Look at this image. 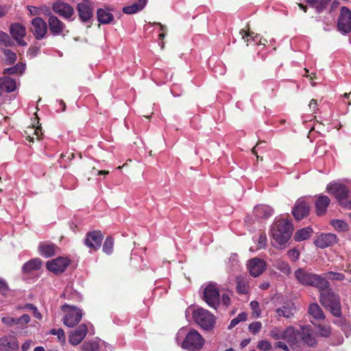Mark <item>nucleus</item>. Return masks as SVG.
Here are the masks:
<instances>
[{"label":"nucleus","instance_id":"f257e3e1","mask_svg":"<svg viewBox=\"0 0 351 351\" xmlns=\"http://www.w3.org/2000/svg\"><path fill=\"white\" fill-rule=\"evenodd\" d=\"M294 276L298 283L303 286L314 287L319 291L328 289L330 282L322 275L309 272L304 268H299L294 272Z\"/></svg>","mask_w":351,"mask_h":351},{"label":"nucleus","instance_id":"f03ea898","mask_svg":"<svg viewBox=\"0 0 351 351\" xmlns=\"http://www.w3.org/2000/svg\"><path fill=\"white\" fill-rule=\"evenodd\" d=\"M293 231L291 223L285 219L276 220L271 226V234L273 239L279 245L285 244L290 239Z\"/></svg>","mask_w":351,"mask_h":351},{"label":"nucleus","instance_id":"7ed1b4c3","mask_svg":"<svg viewBox=\"0 0 351 351\" xmlns=\"http://www.w3.org/2000/svg\"><path fill=\"white\" fill-rule=\"evenodd\" d=\"M319 291L320 303L326 308L328 309L333 315L340 317L341 315V308L339 295L328 288Z\"/></svg>","mask_w":351,"mask_h":351},{"label":"nucleus","instance_id":"20e7f679","mask_svg":"<svg viewBox=\"0 0 351 351\" xmlns=\"http://www.w3.org/2000/svg\"><path fill=\"white\" fill-rule=\"evenodd\" d=\"M326 190L335 196L342 207L351 208V193L346 186L336 182L330 183L327 186Z\"/></svg>","mask_w":351,"mask_h":351},{"label":"nucleus","instance_id":"39448f33","mask_svg":"<svg viewBox=\"0 0 351 351\" xmlns=\"http://www.w3.org/2000/svg\"><path fill=\"white\" fill-rule=\"evenodd\" d=\"M204 340L202 335L195 330H190L186 334L183 342L182 348L189 351H197L202 348Z\"/></svg>","mask_w":351,"mask_h":351},{"label":"nucleus","instance_id":"423d86ee","mask_svg":"<svg viewBox=\"0 0 351 351\" xmlns=\"http://www.w3.org/2000/svg\"><path fill=\"white\" fill-rule=\"evenodd\" d=\"M62 309L65 313V315L62 318L63 324L65 326L73 328L80 322L82 313L80 308L64 304L62 306Z\"/></svg>","mask_w":351,"mask_h":351},{"label":"nucleus","instance_id":"0eeeda50","mask_svg":"<svg viewBox=\"0 0 351 351\" xmlns=\"http://www.w3.org/2000/svg\"><path fill=\"white\" fill-rule=\"evenodd\" d=\"M195 322L205 330L211 329L215 323V317L208 310L197 308L193 312Z\"/></svg>","mask_w":351,"mask_h":351},{"label":"nucleus","instance_id":"6e6552de","mask_svg":"<svg viewBox=\"0 0 351 351\" xmlns=\"http://www.w3.org/2000/svg\"><path fill=\"white\" fill-rule=\"evenodd\" d=\"M204 299L208 305L217 309L220 302L219 289L215 283L208 284L204 291Z\"/></svg>","mask_w":351,"mask_h":351},{"label":"nucleus","instance_id":"1a4fd4ad","mask_svg":"<svg viewBox=\"0 0 351 351\" xmlns=\"http://www.w3.org/2000/svg\"><path fill=\"white\" fill-rule=\"evenodd\" d=\"M337 27L342 34H348L351 30V11L346 7H342L338 19Z\"/></svg>","mask_w":351,"mask_h":351},{"label":"nucleus","instance_id":"9d476101","mask_svg":"<svg viewBox=\"0 0 351 351\" xmlns=\"http://www.w3.org/2000/svg\"><path fill=\"white\" fill-rule=\"evenodd\" d=\"M309 211V204L304 198H299L293 207L291 213L295 219L299 221L308 216Z\"/></svg>","mask_w":351,"mask_h":351},{"label":"nucleus","instance_id":"9b49d317","mask_svg":"<svg viewBox=\"0 0 351 351\" xmlns=\"http://www.w3.org/2000/svg\"><path fill=\"white\" fill-rule=\"evenodd\" d=\"M53 11L65 19H71L74 9L69 4L58 0L52 4Z\"/></svg>","mask_w":351,"mask_h":351},{"label":"nucleus","instance_id":"f8f14e48","mask_svg":"<svg viewBox=\"0 0 351 351\" xmlns=\"http://www.w3.org/2000/svg\"><path fill=\"white\" fill-rule=\"evenodd\" d=\"M70 264V260L66 257H58L47 262V268L56 274H59L65 271Z\"/></svg>","mask_w":351,"mask_h":351},{"label":"nucleus","instance_id":"ddd939ff","mask_svg":"<svg viewBox=\"0 0 351 351\" xmlns=\"http://www.w3.org/2000/svg\"><path fill=\"white\" fill-rule=\"evenodd\" d=\"M103 235L99 231H92L86 234L84 244L92 251L97 250L101 244Z\"/></svg>","mask_w":351,"mask_h":351},{"label":"nucleus","instance_id":"4468645a","mask_svg":"<svg viewBox=\"0 0 351 351\" xmlns=\"http://www.w3.org/2000/svg\"><path fill=\"white\" fill-rule=\"evenodd\" d=\"M32 31L36 39H43L47 32L46 22L40 17H36L32 21Z\"/></svg>","mask_w":351,"mask_h":351},{"label":"nucleus","instance_id":"2eb2a0df","mask_svg":"<svg viewBox=\"0 0 351 351\" xmlns=\"http://www.w3.org/2000/svg\"><path fill=\"white\" fill-rule=\"evenodd\" d=\"M247 266L250 275L258 277L265 271L266 263L263 259L254 258L248 261Z\"/></svg>","mask_w":351,"mask_h":351},{"label":"nucleus","instance_id":"dca6fc26","mask_svg":"<svg viewBox=\"0 0 351 351\" xmlns=\"http://www.w3.org/2000/svg\"><path fill=\"white\" fill-rule=\"evenodd\" d=\"M10 33L19 45H27V43L23 40L26 35V29L23 25L17 23L12 24L10 27Z\"/></svg>","mask_w":351,"mask_h":351},{"label":"nucleus","instance_id":"f3484780","mask_svg":"<svg viewBox=\"0 0 351 351\" xmlns=\"http://www.w3.org/2000/svg\"><path fill=\"white\" fill-rule=\"evenodd\" d=\"M337 237L332 233H322L314 241V244L319 248L324 249L337 243Z\"/></svg>","mask_w":351,"mask_h":351},{"label":"nucleus","instance_id":"a211bd4d","mask_svg":"<svg viewBox=\"0 0 351 351\" xmlns=\"http://www.w3.org/2000/svg\"><path fill=\"white\" fill-rule=\"evenodd\" d=\"M88 332L87 326L84 324H80L75 330L69 335V342L73 346L80 344L86 336Z\"/></svg>","mask_w":351,"mask_h":351},{"label":"nucleus","instance_id":"6ab92c4d","mask_svg":"<svg viewBox=\"0 0 351 351\" xmlns=\"http://www.w3.org/2000/svg\"><path fill=\"white\" fill-rule=\"evenodd\" d=\"M77 10L80 19L83 22H87L93 16V10L90 3L88 0H84L77 4Z\"/></svg>","mask_w":351,"mask_h":351},{"label":"nucleus","instance_id":"aec40b11","mask_svg":"<svg viewBox=\"0 0 351 351\" xmlns=\"http://www.w3.org/2000/svg\"><path fill=\"white\" fill-rule=\"evenodd\" d=\"M296 306L291 301L285 302L282 306L276 309V313L279 317H284L286 318L292 317L296 312Z\"/></svg>","mask_w":351,"mask_h":351},{"label":"nucleus","instance_id":"412c9836","mask_svg":"<svg viewBox=\"0 0 351 351\" xmlns=\"http://www.w3.org/2000/svg\"><path fill=\"white\" fill-rule=\"evenodd\" d=\"M19 343L14 337L0 338V351H16L19 349Z\"/></svg>","mask_w":351,"mask_h":351},{"label":"nucleus","instance_id":"4be33fe9","mask_svg":"<svg viewBox=\"0 0 351 351\" xmlns=\"http://www.w3.org/2000/svg\"><path fill=\"white\" fill-rule=\"evenodd\" d=\"M48 23L49 29L54 36L60 35L65 29V24L53 15L49 18Z\"/></svg>","mask_w":351,"mask_h":351},{"label":"nucleus","instance_id":"5701e85b","mask_svg":"<svg viewBox=\"0 0 351 351\" xmlns=\"http://www.w3.org/2000/svg\"><path fill=\"white\" fill-rule=\"evenodd\" d=\"M38 250L41 256L49 258L56 254L58 247L53 243L43 242L40 243Z\"/></svg>","mask_w":351,"mask_h":351},{"label":"nucleus","instance_id":"b1692460","mask_svg":"<svg viewBox=\"0 0 351 351\" xmlns=\"http://www.w3.org/2000/svg\"><path fill=\"white\" fill-rule=\"evenodd\" d=\"M330 202V200L326 195L318 196L315 203L317 215H323L325 214Z\"/></svg>","mask_w":351,"mask_h":351},{"label":"nucleus","instance_id":"393cba45","mask_svg":"<svg viewBox=\"0 0 351 351\" xmlns=\"http://www.w3.org/2000/svg\"><path fill=\"white\" fill-rule=\"evenodd\" d=\"M254 213L256 217L267 219L272 215L273 209L267 205H259L254 208Z\"/></svg>","mask_w":351,"mask_h":351},{"label":"nucleus","instance_id":"a878e982","mask_svg":"<svg viewBox=\"0 0 351 351\" xmlns=\"http://www.w3.org/2000/svg\"><path fill=\"white\" fill-rule=\"evenodd\" d=\"M25 138L26 140L32 142L34 141V138L36 139H39L42 136V130L40 126H29L25 131Z\"/></svg>","mask_w":351,"mask_h":351},{"label":"nucleus","instance_id":"bb28decb","mask_svg":"<svg viewBox=\"0 0 351 351\" xmlns=\"http://www.w3.org/2000/svg\"><path fill=\"white\" fill-rule=\"evenodd\" d=\"M147 3V0H138V2L123 8V12L127 14H135L142 10Z\"/></svg>","mask_w":351,"mask_h":351},{"label":"nucleus","instance_id":"cd10ccee","mask_svg":"<svg viewBox=\"0 0 351 351\" xmlns=\"http://www.w3.org/2000/svg\"><path fill=\"white\" fill-rule=\"evenodd\" d=\"M237 291L239 294H247L249 291L248 279L246 276H238L236 278Z\"/></svg>","mask_w":351,"mask_h":351},{"label":"nucleus","instance_id":"c85d7f7f","mask_svg":"<svg viewBox=\"0 0 351 351\" xmlns=\"http://www.w3.org/2000/svg\"><path fill=\"white\" fill-rule=\"evenodd\" d=\"M42 262L39 258H34L25 263L22 269L25 273H31L33 271L38 270L40 268Z\"/></svg>","mask_w":351,"mask_h":351},{"label":"nucleus","instance_id":"c756f323","mask_svg":"<svg viewBox=\"0 0 351 351\" xmlns=\"http://www.w3.org/2000/svg\"><path fill=\"white\" fill-rule=\"evenodd\" d=\"M308 313L315 319H324L325 315L322 311V309L320 308V306L316 304L313 303L309 305L308 306Z\"/></svg>","mask_w":351,"mask_h":351},{"label":"nucleus","instance_id":"7c9ffc66","mask_svg":"<svg viewBox=\"0 0 351 351\" xmlns=\"http://www.w3.org/2000/svg\"><path fill=\"white\" fill-rule=\"evenodd\" d=\"M0 80H1V84L3 86L4 93H10L16 90V83L14 80L10 77H5L0 78Z\"/></svg>","mask_w":351,"mask_h":351},{"label":"nucleus","instance_id":"2f4dec72","mask_svg":"<svg viewBox=\"0 0 351 351\" xmlns=\"http://www.w3.org/2000/svg\"><path fill=\"white\" fill-rule=\"evenodd\" d=\"M313 232V229L311 227L300 229L295 232L294 239L296 241H304L308 239L311 236Z\"/></svg>","mask_w":351,"mask_h":351},{"label":"nucleus","instance_id":"473e14b6","mask_svg":"<svg viewBox=\"0 0 351 351\" xmlns=\"http://www.w3.org/2000/svg\"><path fill=\"white\" fill-rule=\"evenodd\" d=\"M297 332L293 327H288L282 331V339L289 343H294L296 339Z\"/></svg>","mask_w":351,"mask_h":351},{"label":"nucleus","instance_id":"72a5a7b5","mask_svg":"<svg viewBox=\"0 0 351 351\" xmlns=\"http://www.w3.org/2000/svg\"><path fill=\"white\" fill-rule=\"evenodd\" d=\"M97 19L99 23L107 24L113 20L114 16L111 13L104 10L99 9L97 10Z\"/></svg>","mask_w":351,"mask_h":351},{"label":"nucleus","instance_id":"f704fd0d","mask_svg":"<svg viewBox=\"0 0 351 351\" xmlns=\"http://www.w3.org/2000/svg\"><path fill=\"white\" fill-rule=\"evenodd\" d=\"M240 34L242 35V38L246 43L247 45L251 44L252 41L258 43V36H254V33L247 32L244 29L241 30Z\"/></svg>","mask_w":351,"mask_h":351},{"label":"nucleus","instance_id":"c9c22d12","mask_svg":"<svg viewBox=\"0 0 351 351\" xmlns=\"http://www.w3.org/2000/svg\"><path fill=\"white\" fill-rule=\"evenodd\" d=\"M322 276L325 277L326 280L327 278H328L330 280L337 281H343L346 278L345 276L343 274L335 271H328L324 274Z\"/></svg>","mask_w":351,"mask_h":351},{"label":"nucleus","instance_id":"e433bc0d","mask_svg":"<svg viewBox=\"0 0 351 351\" xmlns=\"http://www.w3.org/2000/svg\"><path fill=\"white\" fill-rule=\"evenodd\" d=\"M331 225L339 232H346L348 230V224L343 220L334 219L331 221Z\"/></svg>","mask_w":351,"mask_h":351},{"label":"nucleus","instance_id":"4c0bfd02","mask_svg":"<svg viewBox=\"0 0 351 351\" xmlns=\"http://www.w3.org/2000/svg\"><path fill=\"white\" fill-rule=\"evenodd\" d=\"M275 267L285 274L288 275L291 273V267L285 261H278L276 263Z\"/></svg>","mask_w":351,"mask_h":351},{"label":"nucleus","instance_id":"58836bf2","mask_svg":"<svg viewBox=\"0 0 351 351\" xmlns=\"http://www.w3.org/2000/svg\"><path fill=\"white\" fill-rule=\"evenodd\" d=\"M113 246H114V240L112 237H108L106 239L104 245H103V251L106 254H111L113 252Z\"/></svg>","mask_w":351,"mask_h":351},{"label":"nucleus","instance_id":"ea45409f","mask_svg":"<svg viewBox=\"0 0 351 351\" xmlns=\"http://www.w3.org/2000/svg\"><path fill=\"white\" fill-rule=\"evenodd\" d=\"M25 69V64H17L15 66L8 68L5 72L8 74L22 73Z\"/></svg>","mask_w":351,"mask_h":351},{"label":"nucleus","instance_id":"a19ab883","mask_svg":"<svg viewBox=\"0 0 351 351\" xmlns=\"http://www.w3.org/2000/svg\"><path fill=\"white\" fill-rule=\"evenodd\" d=\"M247 319V314L245 313H239L236 317L232 319L228 326V328L231 329L236 326L241 322L245 321Z\"/></svg>","mask_w":351,"mask_h":351},{"label":"nucleus","instance_id":"79ce46f5","mask_svg":"<svg viewBox=\"0 0 351 351\" xmlns=\"http://www.w3.org/2000/svg\"><path fill=\"white\" fill-rule=\"evenodd\" d=\"M30 322V317L27 314H23L20 317L16 318V325L23 328Z\"/></svg>","mask_w":351,"mask_h":351},{"label":"nucleus","instance_id":"37998d69","mask_svg":"<svg viewBox=\"0 0 351 351\" xmlns=\"http://www.w3.org/2000/svg\"><path fill=\"white\" fill-rule=\"evenodd\" d=\"M302 339L308 346H311L315 345L316 343L315 339L308 333V330L306 331L305 328L302 329Z\"/></svg>","mask_w":351,"mask_h":351},{"label":"nucleus","instance_id":"c03bdc74","mask_svg":"<svg viewBox=\"0 0 351 351\" xmlns=\"http://www.w3.org/2000/svg\"><path fill=\"white\" fill-rule=\"evenodd\" d=\"M4 55L5 56V62L7 64H12L16 59V55L13 51L9 49H5L3 51Z\"/></svg>","mask_w":351,"mask_h":351},{"label":"nucleus","instance_id":"a18cd8bd","mask_svg":"<svg viewBox=\"0 0 351 351\" xmlns=\"http://www.w3.org/2000/svg\"><path fill=\"white\" fill-rule=\"evenodd\" d=\"M0 44H2L6 47L10 46L12 44V41L9 35L2 31H0Z\"/></svg>","mask_w":351,"mask_h":351},{"label":"nucleus","instance_id":"49530a36","mask_svg":"<svg viewBox=\"0 0 351 351\" xmlns=\"http://www.w3.org/2000/svg\"><path fill=\"white\" fill-rule=\"evenodd\" d=\"M84 351H97V343L93 341L84 342L82 345Z\"/></svg>","mask_w":351,"mask_h":351},{"label":"nucleus","instance_id":"de8ad7c7","mask_svg":"<svg viewBox=\"0 0 351 351\" xmlns=\"http://www.w3.org/2000/svg\"><path fill=\"white\" fill-rule=\"evenodd\" d=\"M257 348L263 351H268L271 349V344L267 340H261L257 345Z\"/></svg>","mask_w":351,"mask_h":351},{"label":"nucleus","instance_id":"09e8293b","mask_svg":"<svg viewBox=\"0 0 351 351\" xmlns=\"http://www.w3.org/2000/svg\"><path fill=\"white\" fill-rule=\"evenodd\" d=\"M262 324L260 322H254L249 325V330L253 334H257L261 330Z\"/></svg>","mask_w":351,"mask_h":351},{"label":"nucleus","instance_id":"8fccbe9b","mask_svg":"<svg viewBox=\"0 0 351 351\" xmlns=\"http://www.w3.org/2000/svg\"><path fill=\"white\" fill-rule=\"evenodd\" d=\"M50 333L52 335H57L60 341H61V342L65 341V335H64V332L63 329H62V328L52 329L50 331Z\"/></svg>","mask_w":351,"mask_h":351},{"label":"nucleus","instance_id":"3c124183","mask_svg":"<svg viewBox=\"0 0 351 351\" xmlns=\"http://www.w3.org/2000/svg\"><path fill=\"white\" fill-rule=\"evenodd\" d=\"M251 308L253 311V315L256 317H258L261 315V310L259 309V304L257 301H252L250 303Z\"/></svg>","mask_w":351,"mask_h":351},{"label":"nucleus","instance_id":"603ef678","mask_svg":"<svg viewBox=\"0 0 351 351\" xmlns=\"http://www.w3.org/2000/svg\"><path fill=\"white\" fill-rule=\"evenodd\" d=\"M270 336L275 340L282 339V331L276 327L270 331Z\"/></svg>","mask_w":351,"mask_h":351},{"label":"nucleus","instance_id":"864d4df0","mask_svg":"<svg viewBox=\"0 0 351 351\" xmlns=\"http://www.w3.org/2000/svg\"><path fill=\"white\" fill-rule=\"evenodd\" d=\"M318 328L321 336L326 337L330 335L331 332L330 326L319 325Z\"/></svg>","mask_w":351,"mask_h":351},{"label":"nucleus","instance_id":"5fc2aeb1","mask_svg":"<svg viewBox=\"0 0 351 351\" xmlns=\"http://www.w3.org/2000/svg\"><path fill=\"white\" fill-rule=\"evenodd\" d=\"M1 322L7 325L8 326H13L16 325V318L11 317H3L1 318Z\"/></svg>","mask_w":351,"mask_h":351},{"label":"nucleus","instance_id":"6e6d98bb","mask_svg":"<svg viewBox=\"0 0 351 351\" xmlns=\"http://www.w3.org/2000/svg\"><path fill=\"white\" fill-rule=\"evenodd\" d=\"M9 291V287L6 282L0 278V293L5 295Z\"/></svg>","mask_w":351,"mask_h":351},{"label":"nucleus","instance_id":"4d7b16f0","mask_svg":"<svg viewBox=\"0 0 351 351\" xmlns=\"http://www.w3.org/2000/svg\"><path fill=\"white\" fill-rule=\"evenodd\" d=\"M287 255L291 261H295L299 258L300 252L295 249H292L287 252Z\"/></svg>","mask_w":351,"mask_h":351},{"label":"nucleus","instance_id":"13d9d810","mask_svg":"<svg viewBox=\"0 0 351 351\" xmlns=\"http://www.w3.org/2000/svg\"><path fill=\"white\" fill-rule=\"evenodd\" d=\"M266 241H267L266 235L265 234H261L258 237V248L264 247L266 245Z\"/></svg>","mask_w":351,"mask_h":351},{"label":"nucleus","instance_id":"bf43d9fd","mask_svg":"<svg viewBox=\"0 0 351 351\" xmlns=\"http://www.w3.org/2000/svg\"><path fill=\"white\" fill-rule=\"evenodd\" d=\"M27 9L31 15H39L41 13L40 8L35 6L29 5L27 7Z\"/></svg>","mask_w":351,"mask_h":351},{"label":"nucleus","instance_id":"052dcab7","mask_svg":"<svg viewBox=\"0 0 351 351\" xmlns=\"http://www.w3.org/2000/svg\"><path fill=\"white\" fill-rule=\"evenodd\" d=\"M309 109L313 113H315L317 109V101L315 99H311L308 104Z\"/></svg>","mask_w":351,"mask_h":351},{"label":"nucleus","instance_id":"680f3d73","mask_svg":"<svg viewBox=\"0 0 351 351\" xmlns=\"http://www.w3.org/2000/svg\"><path fill=\"white\" fill-rule=\"evenodd\" d=\"M221 301L226 306H228L230 304V298L227 293L222 294Z\"/></svg>","mask_w":351,"mask_h":351},{"label":"nucleus","instance_id":"e2e57ef3","mask_svg":"<svg viewBox=\"0 0 351 351\" xmlns=\"http://www.w3.org/2000/svg\"><path fill=\"white\" fill-rule=\"evenodd\" d=\"M274 347L276 348L282 349L285 351H289L288 346L286 345L285 343H284L282 341H278V342L275 343Z\"/></svg>","mask_w":351,"mask_h":351},{"label":"nucleus","instance_id":"0e129e2a","mask_svg":"<svg viewBox=\"0 0 351 351\" xmlns=\"http://www.w3.org/2000/svg\"><path fill=\"white\" fill-rule=\"evenodd\" d=\"M32 344V340H27L22 346V351H27L28 350L31 346Z\"/></svg>","mask_w":351,"mask_h":351},{"label":"nucleus","instance_id":"69168bd1","mask_svg":"<svg viewBox=\"0 0 351 351\" xmlns=\"http://www.w3.org/2000/svg\"><path fill=\"white\" fill-rule=\"evenodd\" d=\"M32 312H33V315H34V316L36 319H39V320H40V319H42V315H41V313L38 311V308H36V310H34Z\"/></svg>","mask_w":351,"mask_h":351},{"label":"nucleus","instance_id":"338daca9","mask_svg":"<svg viewBox=\"0 0 351 351\" xmlns=\"http://www.w3.org/2000/svg\"><path fill=\"white\" fill-rule=\"evenodd\" d=\"M24 308L33 311L34 310H36V308L37 307L33 304L27 303L24 305Z\"/></svg>","mask_w":351,"mask_h":351},{"label":"nucleus","instance_id":"774afa93","mask_svg":"<svg viewBox=\"0 0 351 351\" xmlns=\"http://www.w3.org/2000/svg\"><path fill=\"white\" fill-rule=\"evenodd\" d=\"M250 341V339H243L241 343V346L242 348H244L245 347Z\"/></svg>","mask_w":351,"mask_h":351}]
</instances>
